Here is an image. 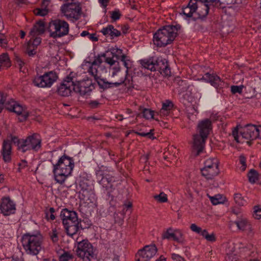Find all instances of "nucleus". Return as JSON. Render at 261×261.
<instances>
[{"label": "nucleus", "instance_id": "obj_1", "mask_svg": "<svg viewBox=\"0 0 261 261\" xmlns=\"http://www.w3.org/2000/svg\"><path fill=\"white\" fill-rule=\"evenodd\" d=\"M10 140H4L2 147V155L6 162H9L11 160L12 142L17 146V149L24 152L27 150H38L41 147V139L37 134L28 136L25 139H19L16 136H10Z\"/></svg>", "mask_w": 261, "mask_h": 261}, {"label": "nucleus", "instance_id": "obj_2", "mask_svg": "<svg viewBox=\"0 0 261 261\" xmlns=\"http://www.w3.org/2000/svg\"><path fill=\"white\" fill-rule=\"evenodd\" d=\"M212 129V122L210 119H205L199 122L197 126L198 134L194 135L193 137V152H196V155H199L202 151L205 140Z\"/></svg>", "mask_w": 261, "mask_h": 261}, {"label": "nucleus", "instance_id": "obj_3", "mask_svg": "<svg viewBox=\"0 0 261 261\" xmlns=\"http://www.w3.org/2000/svg\"><path fill=\"white\" fill-rule=\"evenodd\" d=\"M43 237L40 232L27 233L21 238V243L25 252L29 255H38L43 249Z\"/></svg>", "mask_w": 261, "mask_h": 261}, {"label": "nucleus", "instance_id": "obj_4", "mask_svg": "<svg viewBox=\"0 0 261 261\" xmlns=\"http://www.w3.org/2000/svg\"><path fill=\"white\" fill-rule=\"evenodd\" d=\"M180 29L179 25H168L163 27L154 34V44L158 47H161L171 43L177 36V32Z\"/></svg>", "mask_w": 261, "mask_h": 261}, {"label": "nucleus", "instance_id": "obj_5", "mask_svg": "<svg viewBox=\"0 0 261 261\" xmlns=\"http://www.w3.org/2000/svg\"><path fill=\"white\" fill-rule=\"evenodd\" d=\"M211 5L199 0H190L188 5L182 8V13L186 18H202L208 14Z\"/></svg>", "mask_w": 261, "mask_h": 261}, {"label": "nucleus", "instance_id": "obj_6", "mask_svg": "<svg viewBox=\"0 0 261 261\" xmlns=\"http://www.w3.org/2000/svg\"><path fill=\"white\" fill-rule=\"evenodd\" d=\"M238 126L234 128L232 132V136L238 143H241L242 139L247 140L248 144H250L251 141L257 138L261 139V126L257 127L254 125H247L240 131L242 138L239 136Z\"/></svg>", "mask_w": 261, "mask_h": 261}, {"label": "nucleus", "instance_id": "obj_7", "mask_svg": "<svg viewBox=\"0 0 261 261\" xmlns=\"http://www.w3.org/2000/svg\"><path fill=\"white\" fill-rule=\"evenodd\" d=\"M60 217L67 234L71 237L76 234L79 229L77 214L64 208L61 212Z\"/></svg>", "mask_w": 261, "mask_h": 261}, {"label": "nucleus", "instance_id": "obj_8", "mask_svg": "<svg viewBox=\"0 0 261 261\" xmlns=\"http://www.w3.org/2000/svg\"><path fill=\"white\" fill-rule=\"evenodd\" d=\"M142 66L150 71H159L164 76L170 74L171 71L166 59L158 58L156 59L152 57L140 61Z\"/></svg>", "mask_w": 261, "mask_h": 261}, {"label": "nucleus", "instance_id": "obj_9", "mask_svg": "<svg viewBox=\"0 0 261 261\" xmlns=\"http://www.w3.org/2000/svg\"><path fill=\"white\" fill-rule=\"evenodd\" d=\"M47 30L49 37L56 39L67 35L69 33V26L65 20L56 19L49 22Z\"/></svg>", "mask_w": 261, "mask_h": 261}, {"label": "nucleus", "instance_id": "obj_10", "mask_svg": "<svg viewBox=\"0 0 261 261\" xmlns=\"http://www.w3.org/2000/svg\"><path fill=\"white\" fill-rule=\"evenodd\" d=\"M96 249L88 240H83L77 243V255L83 261H91L96 257Z\"/></svg>", "mask_w": 261, "mask_h": 261}, {"label": "nucleus", "instance_id": "obj_11", "mask_svg": "<svg viewBox=\"0 0 261 261\" xmlns=\"http://www.w3.org/2000/svg\"><path fill=\"white\" fill-rule=\"evenodd\" d=\"M94 88V84L91 79L86 77L78 80L76 76V82L74 83L73 86V92L75 93L82 96H89Z\"/></svg>", "mask_w": 261, "mask_h": 261}, {"label": "nucleus", "instance_id": "obj_12", "mask_svg": "<svg viewBox=\"0 0 261 261\" xmlns=\"http://www.w3.org/2000/svg\"><path fill=\"white\" fill-rule=\"evenodd\" d=\"M61 15L67 19L77 20L82 13V8L79 3H71L63 5L60 8Z\"/></svg>", "mask_w": 261, "mask_h": 261}, {"label": "nucleus", "instance_id": "obj_13", "mask_svg": "<svg viewBox=\"0 0 261 261\" xmlns=\"http://www.w3.org/2000/svg\"><path fill=\"white\" fill-rule=\"evenodd\" d=\"M76 82V74L71 72L61 83L57 93L62 96H69L73 92L74 83Z\"/></svg>", "mask_w": 261, "mask_h": 261}, {"label": "nucleus", "instance_id": "obj_14", "mask_svg": "<svg viewBox=\"0 0 261 261\" xmlns=\"http://www.w3.org/2000/svg\"><path fill=\"white\" fill-rule=\"evenodd\" d=\"M219 162L216 158H209L204 162V167L201 169L203 176L207 179L213 178L220 172Z\"/></svg>", "mask_w": 261, "mask_h": 261}, {"label": "nucleus", "instance_id": "obj_15", "mask_svg": "<svg viewBox=\"0 0 261 261\" xmlns=\"http://www.w3.org/2000/svg\"><path fill=\"white\" fill-rule=\"evenodd\" d=\"M58 78V76L55 72L49 71L42 75L35 77L33 83L35 86L39 88H49Z\"/></svg>", "mask_w": 261, "mask_h": 261}, {"label": "nucleus", "instance_id": "obj_16", "mask_svg": "<svg viewBox=\"0 0 261 261\" xmlns=\"http://www.w3.org/2000/svg\"><path fill=\"white\" fill-rule=\"evenodd\" d=\"M98 66L91 64V67L88 69V72L90 73L95 79L97 82L98 86L100 88L103 89L111 88L113 87H117L122 82H109L105 79L100 78L98 75L97 67Z\"/></svg>", "mask_w": 261, "mask_h": 261}, {"label": "nucleus", "instance_id": "obj_17", "mask_svg": "<svg viewBox=\"0 0 261 261\" xmlns=\"http://www.w3.org/2000/svg\"><path fill=\"white\" fill-rule=\"evenodd\" d=\"M15 202L9 197H4L0 199V213L4 216H9L16 213Z\"/></svg>", "mask_w": 261, "mask_h": 261}, {"label": "nucleus", "instance_id": "obj_18", "mask_svg": "<svg viewBox=\"0 0 261 261\" xmlns=\"http://www.w3.org/2000/svg\"><path fill=\"white\" fill-rule=\"evenodd\" d=\"M157 252V248L154 245H147L140 250L137 254L139 258L137 261H149Z\"/></svg>", "mask_w": 261, "mask_h": 261}, {"label": "nucleus", "instance_id": "obj_19", "mask_svg": "<svg viewBox=\"0 0 261 261\" xmlns=\"http://www.w3.org/2000/svg\"><path fill=\"white\" fill-rule=\"evenodd\" d=\"M163 239H172L180 244L185 242L182 232L180 229H174L171 227L168 228L163 234Z\"/></svg>", "mask_w": 261, "mask_h": 261}, {"label": "nucleus", "instance_id": "obj_20", "mask_svg": "<svg viewBox=\"0 0 261 261\" xmlns=\"http://www.w3.org/2000/svg\"><path fill=\"white\" fill-rule=\"evenodd\" d=\"M74 167V164L73 160L70 157L66 155H63L60 158L58 163L54 165V174L55 175V171L57 170H63L64 168L69 166Z\"/></svg>", "mask_w": 261, "mask_h": 261}, {"label": "nucleus", "instance_id": "obj_21", "mask_svg": "<svg viewBox=\"0 0 261 261\" xmlns=\"http://www.w3.org/2000/svg\"><path fill=\"white\" fill-rule=\"evenodd\" d=\"M234 224L237 225L238 228L241 231L248 230L252 231L251 225L248 219L244 216L241 215L238 217L234 221Z\"/></svg>", "mask_w": 261, "mask_h": 261}, {"label": "nucleus", "instance_id": "obj_22", "mask_svg": "<svg viewBox=\"0 0 261 261\" xmlns=\"http://www.w3.org/2000/svg\"><path fill=\"white\" fill-rule=\"evenodd\" d=\"M204 80L216 88L221 87L224 83L221 79L216 74L206 73L203 76Z\"/></svg>", "mask_w": 261, "mask_h": 261}, {"label": "nucleus", "instance_id": "obj_23", "mask_svg": "<svg viewBox=\"0 0 261 261\" xmlns=\"http://www.w3.org/2000/svg\"><path fill=\"white\" fill-rule=\"evenodd\" d=\"M12 112L20 116L19 118L20 121H25L29 116V112L26 108L17 102L13 108Z\"/></svg>", "mask_w": 261, "mask_h": 261}, {"label": "nucleus", "instance_id": "obj_24", "mask_svg": "<svg viewBox=\"0 0 261 261\" xmlns=\"http://www.w3.org/2000/svg\"><path fill=\"white\" fill-rule=\"evenodd\" d=\"M45 31L44 22L43 21L39 20L37 21L31 29L30 35L34 37L36 36L43 34Z\"/></svg>", "mask_w": 261, "mask_h": 261}, {"label": "nucleus", "instance_id": "obj_25", "mask_svg": "<svg viewBox=\"0 0 261 261\" xmlns=\"http://www.w3.org/2000/svg\"><path fill=\"white\" fill-rule=\"evenodd\" d=\"M6 101V97L4 94L0 92V113L4 107V103ZM16 102L14 101H7L6 102L5 108L10 112H12L13 108L15 106Z\"/></svg>", "mask_w": 261, "mask_h": 261}, {"label": "nucleus", "instance_id": "obj_26", "mask_svg": "<svg viewBox=\"0 0 261 261\" xmlns=\"http://www.w3.org/2000/svg\"><path fill=\"white\" fill-rule=\"evenodd\" d=\"M101 32L105 36H110L112 39L121 35V32L114 29L112 25H109L107 27L103 28Z\"/></svg>", "mask_w": 261, "mask_h": 261}, {"label": "nucleus", "instance_id": "obj_27", "mask_svg": "<svg viewBox=\"0 0 261 261\" xmlns=\"http://www.w3.org/2000/svg\"><path fill=\"white\" fill-rule=\"evenodd\" d=\"M115 180H99V184L101 185L105 191L107 193L109 196L114 190V182Z\"/></svg>", "mask_w": 261, "mask_h": 261}, {"label": "nucleus", "instance_id": "obj_28", "mask_svg": "<svg viewBox=\"0 0 261 261\" xmlns=\"http://www.w3.org/2000/svg\"><path fill=\"white\" fill-rule=\"evenodd\" d=\"M73 168L74 167H72L71 166L64 168L63 170H62L61 171V170L56 171L55 175V178H56L58 177L63 179L67 178L68 176L71 175Z\"/></svg>", "mask_w": 261, "mask_h": 261}, {"label": "nucleus", "instance_id": "obj_29", "mask_svg": "<svg viewBox=\"0 0 261 261\" xmlns=\"http://www.w3.org/2000/svg\"><path fill=\"white\" fill-rule=\"evenodd\" d=\"M172 102L169 100H166L162 105V108L160 111L161 116H165L169 115L170 110L173 108Z\"/></svg>", "mask_w": 261, "mask_h": 261}, {"label": "nucleus", "instance_id": "obj_30", "mask_svg": "<svg viewBox=\"0 0 261 261\" xmlns=\"http://www.w3.org/2000/svg\"><path fill=\"white\" fill-rule=\"evenodd\" d=\"M233 199L236 204L238 206H244L247 203V200L240 193H235L233 195Z\"/></svg>", "mask_w": 261, "mask_h": 261}, {"label": "nucleus", "instance_id": "obj_31", "mask_svg": "<svg viewBox=\"0 0 261 261\" xmlns=\"http://www.w3.org/2000/svg\"><path fill=\"white\" fill-rule=\"evenodd\" d=\"M11 65L10 61L7 54H3L0 56V67L8 68Z\"/></svg>", "mask_w": 261, "mask_h": 261}, {"label": "nucleus", "instance_id": "obj_32", "mask_svg": "<svg viewBox=\"0 0 261 261\" xmlns=\"http://www.w3.org/2000/svg\"><path fill=\"white\" fill-rule=\"evenodd\" d=\"M175 82L178 85L177 89L180 93H182L187 90L188 86L186 81L182 80L180 78H177Z\"/></svg>", "mask_w": 261, "mask_h": 261}, {"label": "nucleus", "instance_id": "obj_33", "mask_svg": "<svg viewBox=\"0 0 261 261\" xmlns=\"http://www.w3.org/2000/svg\"><path fill=\"white\" fill-rule=\"evenodd\" d=\"M210 200L213 205H217L223 203L225 201V198L222 195L217 194L214 196L210 197Z\"/></svg>", "mask_w": 261, "mask_h": 261}, {"label": "nucleus", "instance_id": "obj_34", "mask_svg": "<svg viewBox=\"0 0 261 261\" xmlns=\"http://www.w3.org/2000/svg\"><path fill=\"white\" fill-rule=\"evenodd\" d=\"M109 52L110 54L111 55H113V56H114L117 60H120L122 58L123 56H125V55L123 54L122 50L118 48H113Z\"/></svg>", "mask_w": 261, "mask_h": 261}, {"label": "nucleus", "instance_id": "obj_35", "mask_svg": "<svg viewBox=\"0 0 261 261\" xmlns=\"http://www.w3.org/2000/svg\"><path fill=\"white\" fill-rule=\"evenodd\" d=\"M83 195L85 198V200L87 201L88 203H94L96 202V198L95 194L93 192H86V193H83Z\"/></svg>", "mask_w": 261, "mask_h": 261}, {"label": "nucleus", "instance_id": "obj_36", "mask_svg": "<svg viewBox=\"0 0 261 261\" xmlns=\"http://www.w3.org/2000/svg\"><path fill=\"white\" fill-rule=\"evenodd\" d=\"M48 6H45L43 5V3L41 4V8H37L34 10V13L36 15L41 16H44L46 15L48 13V9H47Z\"/></svg>", "mask_w": 261, "mask_h": 261}, {"label": "nucleus", "instance_id": "obj_37", "mask_svg": "<svg viewBox=\"0 0 261 261\" xmlns=\"http://www.w3.org/2000/svg\"><path fill=\"white\" fill-rule=\"evenodd\" d=\"M106 54L105 62L110 66L114 65L116 63H118L117 60L110 54L109 51H107Z\"/></svg>", "mask_w": 261, "mask_h": 261}, {"label": "nucleus", "instance_id": "obj_38", "mask_svg": "<svg viewBox=\"0 0 261 261\" xmlns=\"http://www.w3.org/2000/svg\"><path fill=\"white\" fill-rule=\"evenodd\" d=\"M81 36L82 37H87L90 41L92 42H96L98 40L95 33L90 34L87 31H83L81 34Z\"/></svg>", "mask_w": 261, "mask_h": 261}, {"label": "nucleus", "instance_id": "obj_39", "mask_svg": "<svg viewBox=\"0 0 261 261\" xmlns=\"http://www.w3.org/2000/svg\"><path fill=\"white\" fill-rule=\"evenodd\" d=\"M75 184L79 186L81 190L84 193L88 192V185L86 182V180H77V182L75 181Z\"/></svg>", "mask_w": 261, "mask_h": 261}, {"label": "nucleus", "instance_id": "obj_40", "mask_svg": "<svg viewBox=\"0 0 261 261\" xmlns=\"http://www.w3.org/2000/svg\"><path fill=\"white\" fill-rule=\"evenodd\" d=\"M120 61L123 63L124 67L127 69L126 72H127V70L132 66V61L130 60L129 57L127 56H123L122 58Z\"/></svg>", "mask_w": 261, "mask_h": 261}, {"label": "nucleus", "instance_id": "obj_41", "mask_svg": "<svg viewBox=\"0 0 261 261\" xmlns=\"http://www.w3.org/2000/svg\"><path fill=\"white\" fill-rule=\"evenodd\" d=\"M202 236L207 241L215 242L216 241V237L214 233L209 234L206 229H204Z\"/></svg>", "mask_w": 261, "mask_h": 261}, {"label": "nucleus", "instance_id": "obj_42", "mask_svg": "<svg viewBox=\"0 0 261 261\" xmlns=\"http://www.w3.org/2000/svg\"><path fill=\"white\" fill-rule=\"evenodd\" d=\"M59 234V231L56 228L53 229L49 233L50 238L54 243H57L58 241Z\"/></svg>", "mask_w": 261, "mask_h": 261}, {"label": "nucleus", "instance_id": "obj_43", "mask_svg": "<svg viewBox=\"0 0 261 261\" xmlns=\"http://www.w3.org/2000/svg\"><path fill=\"white\" fill-rule=\"evenodd\" d=\"M106 54H103L101 55H98L95 58L94 60L93 61L92 65L99 66L103 61L105 60Z\"/></svg>", "mask_w": 261, "mask_h": 261}, {"label": "nucleus", "instance_id": "obj_44", "mask_svg": "<svg viewBox=\"0 0 261 261\" xmlns=\"http://www.w3.org/2000/svg\"><path fill=\"white\" fill-rule=\"evenodd\" d=\"M154 198L161 203L166 202L168 200L167 195L163 192L161 193L159 195L154 196Z\"/></svg>", "mask_w": 261, "mask_h": 261}, {"label": "nucleus", "instance_id": "obj_45", "mask_svg": "<svg viewBox=\"0 0 261 261\" xmlns=\"http://www.w3.org/2000/svg\"><path fill=\"white\" fill-rule=\"evenodd\" d=\"M190 228L193 232L201 236H202V234H203V232L204 231V229H202L200 227L198 226L195 223L191 224Z\"/></svg>", "mask_w": 261, "mask_h": 261}, {"label": "nucleus", "instance_id": "obj_46", "mask_svg": "<svg viewBox=\"0 0 261 261\" xmlns=\"http://www.w3.org/2000/svg\"><path fill=\"white\" fill-rule=\"evenodd\" d=\"M55 209L53 207H50L48 211L45 212V217L47 220H54L55 219L54 215Z\"/></svg>", "mask_w": 261, "mask_h": 261}, {"label": "nucleus", "instance_id": "obj_47", "mask_svg": "<svg viewBox=\"0 0 261 261\" xmlns=\"http://www.w3.org/2000/svg\"><path fill=\"white\" fill-rule=\"evenodd\" d=\"M143 115L146 119H152L153 118L154 111L151 110L144 109L143 111Z\"/></svg>", "mask_w": 261, "mask_h": 261}, {"label": "nucleus", "instance_id": "obj_48", "mask_svg": "<svg viewBox=\"0 0 261 261\" xmlns=\"http://www.w3.org/2000/svg\"><path fill=\"white\" fill-rule=\"evenodd\" d=\"M29 41H31V46L36 48L38 45H39L41 42V39L40 37H37L36 36L34 37L32 36V38L30 39Z\"/></svg>", "mask_w": 261, "mask_h": 261}, {"label": "nucleus", "instance_id": "obj_49", "mask_svg": "<svg viewBox=\"0 0 261 261\" xmlns=\"http://www.w3.org/2000/svg\"><path fill=\"white\" fill-rule=\"evenodd\" d=\"M153 131V129H150L149 131L147 132H136V133L140 136L147 137L151 139H153L154 138L153 137L152 133Z\"/></svg>", "mask_w": 261, "mask_h": 261}, {"label": "nucleus", "instance_id": "obj_50", "mask_svg": "<svg viewBox=\"0 0 261 261\" xmlns=\"http://www.w3.org/2000/svg\"><path fill=\"white\" fill-rule=\"evenodd\" d=\"M31 41H29L27 47V51L29 56H33L36 54L35 49L36 48L31 46Z\"/></svg>", "mask_w": 261, "mask_h": 261}, {"label": "nucleus", "instance_id": "obj_51", "mask_svg": "<svg viewBox=\"0 0 261 261\" xmlns=\"http://www.w3.org/2000/svg\"><path fill=\"white\" fill-rule=\"evenodd\" d=\"M72 258V255L69 252H65L59 257L60 261H69Z\"/></svg>", "mask_w": 261, "mask_h": 261}, {"label": "nucleus", "instance_id": "obj_52", "mask_svg": "<svg viewBox=\"0 0 261 261\" xmlns=\"http://www.w3.org/2000/svg\"><path fill=\"white\" fill-rule=\"evenodd\" d=\"M248 179H258L259 174L256 170L251 169L248 174Z\"/></svg>", "mask_w": 261, "mask_h": 261}, {"label": "nucleus", "instance_id": "obj_53", "mask_svg": "<svg viewBox=\"0 0 261 261\" xmlns=\"http://www.w3.org/2000/svg\"><path fill=\"white\" fill-rule=\"evenodd\" d=\"M253 216L256 219H261V208H260L258 206H255L254 207Z\"/></svg>", "mask_w": 261, "mask_h": 261}, {"label": "nucleus", "instance_id": "obj_54", "mask_svg": "<svg viewBox=\"0 0 261 261\" xmlns=\"http://www.w3.org/2000/svg\"><path fill=\"white\" fill-rule=\"evenodd\" d=\"M97 178L101 179H109L110 178V175L102 171H99L96 174Z\"/></svg>", "mask_w": 261, "mask_h": 261}, {"label": "nucleus", "instance_id": "obj_55", "mask_svg": "<svg viewBox=\"0 0 261 261\" xmlns=\"http://www.w3.org/2000/svg\"><path fill=\"white\" fill-rule=\"evenodd\" d=\"M122 82L119 86L121 85L122 84H124V85L127 88H130L132 87H133V83L132 81H130L129 79H123V78L120 80L118 82Z\"/></svg>", "mask_w": 261, "mask_h": 261}, {"label": "nucleus", "instance_id": "obj_56", "mask_svg": "<svg viewBox=\"0 0 261 261\" xmlns=\"http://www.w3.org/2000/svg\"><path fill=\"white\" fill-rule=\"evenodd\" d=\"M243 86H232L231 87V91L233 94L237 93H241Z\"/></svg>", "mask_w": 261, "mask_h": 261}, {"label": "nucleus", "instance_id": "obj_57", "mask_svg": "<svg viewBox=\"0 0 261 261\" xmlns=\"http://www.w3.org/2000/svg\"><path fill=\"white\" fill-rule=\"evenodd\" d=\"M220 3L221 5H224V6H222V7L223 8L225 7V5H229L233 3H236L235 0H218L217 3Z\"/></svg>", "mask_w": 261, "mask_h": 261}, {"label": "nucleus", "instance_id": "obj_58", "mask_svg": "<svg viewBox=\"0 0 261 261\" xmlns=\"http://www.w3.org/2000/svg\"><path fill=\"white\" fill-rule=\"evenodd\" d=\"M171 258L175 261H186L185 258L180 255L176 253L171 254Z\"/></svg>", "mask_w": 261, "mask_h": 261}, {"label": "nucleus", "instance_id": "obj_59", "mask_svg": "<svg viewBox=\"0 0 261 261\" xmlns=\"http://www.w3.org/2000/svg\"><path fill=\"white\" fill-rule=\"evenodd\" d=\"M240 163L242 164L241 169L244 171L246 168V158L243 155H241L239 158Z\"/></svg>", "mask_w": 261, "mask_h": 261}, {"label": "nucleus", "instance_id": "obj_60", "mask_svg": "<svg viewBox=\"0 0 261 261\" xmlns=\"http://www.w3.org/2000/svg\"><path fill=\"white\" fill-rule=\"evenodd\" d=\"M121 14L118 11H113L111 14V18L114 21L119 19L120 17Z\"/></svg>", "mask_w": 261, "mask_h": 261}, {"label": "nucleus", "instance_id": "obj_61", "mask_svg": "<svg viewBox=\"0 0 261 261\" xmlns=\"http://www.w3.org/2000/svg\"><path fill=\"white\" fill-rule=\"evenodd\" d=\"M88 105L91 108L94 109L97 108L100 105V103L97 100H90L88 102Z\"/></svg>", "mask_w": 261, "mask_h": 261}, {"label": "nucleus", "instance_id": "obj_62", "mask_svg": "<svg viewBox=\"0 0 261 261\" xmlns=\"http://www.w3.org/2000/svg\"><path fill=\"white\" fill-rule=\"evenodd\" d=\"M27 166V162L25 161H22L21 163L19 164V171L21 169H23L25 168Z\"/></svg>", "mask_w": 261, "mask_h": 261}, {"label": "nucleus", "instance_id": "obj_63", "mask_svg": "<svg viewBox=\"0 0 261 261\" xmlns=\"http://www.w3.org/2000/svg\"><path fill=\"white\" fill-rule=\"evenodd\" d=\"M99 2L101 5L104 7L106 8L110 0H98Z\"/></svg>", "mask_w": 261, "mask_h": 261}, {"label": "nucleus", "instance_id": "obj_64", "mask_svg": "<svg viewBox=\"0 0 261 261\" xmlns=\"http://www.w3.org/2000/svg\"><path fill=\"white\" fill-rule=\"evenodd\" d=\"M120 70V68L119 67H114L112 69V76H114L117 72H118Z\"/></svg>", "mask_w": 261, "mask_h": 261}]
</instances>
